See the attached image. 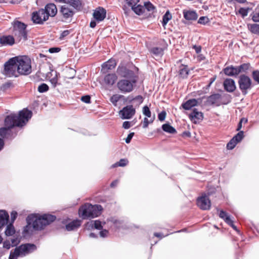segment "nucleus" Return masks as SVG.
Returning a JSON list of instances; mask_svg holds the SVG:
<instances>
[{
	"mask_svg": "<svg viewBox=\"0 0 259 259\" xmlns=\"http://www.w3.org/2000/svg\"><path fill=\"white\" fill-rule=\"evenodd\" d=\"M32 112L27 109L20 111L18 115L11 113L7 115L4 121L5 127L0 128L2 139L12 140L17 135V132L13 130L14 127H22L31 118Z\"/></svg>",
	"mask_w": 259,
	"mask_h": 259,
	"instance_id": "obj_1",
	"label": "nucleus"
},
{
	"mask_svg": "<svg viewBox=\"0 0 259 259\" xmlns=\"http://www.w3.org/2000/svg\"><path fill=\"white\" fill-rule=\"evenodd\" d=\"M30 60L24 57H14L4 64L2 74L7 77H18L31 73Z\"/></svg>",
	"mask_w": 259,
	"mask_h": 259,
	"instance_id": "obj_2",
	"label": "nucleus"
},
{
	"mask_svg": "<svg viewBox=\"0 0 259 259\" xmlns=\"http://www.w3.org/2000/svg\"><path fill=\"white\" fill-rule=\"evenodd\" d=\"M116 73L122 79L138 81L139 69L133 63L121 62L117 68Z\"/></svg>",
	"mask_w": 259,
	"mask_h": 259,
	"instance_id": "obj_3",
	"label": "nucleus"
},
{
	"mask_svg": "<svg viewBox=\"0 0 259 259\" xmlns=\"http://www.w3.org/2000/svg\"><path fill=\"white\" fill-rule=\"evenodd\" d=\"M30 220L33 229L34 230H41L47 225L54 222L56 217L50 214H44L39 215L36 214H31L28 215Z\"/></svg>",
	"mask_w": 259,
	"mask_h": 259,
	"instance_id": "obj_4",
	"label": "nucleus"
},
{
	"mask_svg": "<svg viewBox=\"0 0 259 259\" xmlns=\"http://www.w3.org/2000/svg\"><path fill=\"white\" fill-rule=\"evenodd\" d=\"M102 209L100 205H92L87 203L79 207L78 214L83 220L94 218L100 215Z\"/></svg>",
	"mask_w": 259,
	"mask_h": 259,
	"instance_id": "obj_5",
	"label": "nucleus"
},
{
	"mask_svg": "<svg viewBox=\"0 0 259 259\" xmlns=\"http://www.w3.org/2000/svg\"><path fill=\"white\" fill-rule=\"evenodd\" d=\"M206 98L205 104L208 106L219 107L222 105H226L230 102V96L227 95L225 100H223V97L219 93L212 94L211 95L203 97L201 99Z\"/></svg>",
	"mask_w": 259,
	"mask_h": 259,
	"instance_id": "obj_6",
	"label": "nucleus"
},
{
	"mask_svg": "<svg viewBox=\"0 0 259 259\" xmlns=\"http://www.w3.org/2000/svg\"><path fill=\"white\" fill-rule=\"evenodd\" d=\"M13 33L17 39L19 41L23 39L26 41L27 39V25L17 19L12 22Z\"/></svg>",
	"mask_w": 259,
	"mask_h": 259,
	"instance_id": "obj_7",
	"label": "nucleus"
},
{
	"mask_svg": "<svg viewBox=\"0 0 259 259\" xmlns=\"http://www.w3.org/2000/svg\"><path fill=\"white\" fill-rule=\"evenodd\" d=\"M137 82L136 80L121 79L117 83V88L121 93H130L134 90Z\"/></svg>",
	"mask_w": 259,
	"mask_h": 259,
	"instance_id": "obj_8",
	"label": "nucleus"
},
{
	"mask_svg": "<svg viewBox=\"0 0 259 259\" xmlns=\"http://www.w3.org/2000/svg\"><path fill=\"white\" fill-rule=\"evenodd\" d=\"M48 20V15L46 14L44 9H40L33 12L31 14V20L34 24H43L44 22Z\"/></svg>",
	"mask_w": 259,
	"mask_h": 259,
	"instance_id": "obj_9",
	"label": "nucleus"
},
{
	"mask_svg": "<svg viewBox=\"0 0 259 259\" xmlns=\"http://www.w3.org/2000/svg\"><path fill=\"white\" fill-rule=\"evenodd\" d=\"M59 13L63 21H70L73 17L75 11L68 6L64 5L60 8Z\"/></svg>",
	"mask_w": 259,
	"mask_h": 259,
	"instance_id": "obj_10",
	"label": "nucleus"
},
{
	"mask_svg": "<svg viewBox=\"0 0 259 259\" xmlns=\"http://www.w3.org/2000/svg\"><path fill=\"white\" fill-rule=\"evenodd\" d=\"M161 47H154L149 50L150 53L153 55L161 58L164 55V51L167 49V44L166 41L162 39L160 43Z\"/></svg>",
	"mask_w": 259,
	"mask_h": 259,
	"instance_id": "obj_11",
	"label": "nucleus"
},
{
	"mask_svg": "<svg viewBox=\"0 0 259 259\" xmlns=\"http://www.w3.org/2000/svg\"><path fill=\"white\" fill-rule=\"evenodd\" d=\"M197 206L202 210H208L210 208L211 202L205 195L198 197L197 199Z\"/></svg>",
	"mask_w": 259,
	"mask_h": 259,
	"instance_id": "obj_12",
	"label": "nucleus"
},
{
	"mask_svg": "<svg viewBox=\"0 0 259 259\" xmlns=\"http://www.w3.org/2000/svg\"><path fill=\"white\" fill-rule=\"evenodd\" d=\"M136 113V110L133 105L126 106L122 108L119 112L122 119H130Z\"/></svg>",
	"mask_w": 259,
	"mask_h": 259,
	"instance_id": "obj_13",
	"label": "nucleus"
},
{
	"mask_svg": "<svg viewBox=\"0 0 259 259\" xmlns=\"http://www.w3.org/2000/svg\"><path fill=\"white\" fill-rule=\"evenodd\" d=\"M243 139V131H240L227 144V149L232 150Z\"/></svg>",
	"mask_w": 259,
	"mask_h": 259,
	"instance_id": "obj_14",
	"label": "nucleus"
},
{
	"mask_svg": "<svg viewBox=\"0 0 259 259\" xmlns=\"http://www.w3.org/2000/svg\"><path fill=\"white\" fill-rule=\"evenodd\" d=\"M242 69H243V64H241L238 67L228 66L223 69V72L226 75L235 76L238 75Z\"/></svg>",
	"mask_w": 259,
	"mask_h": 259,
	"instance_id": "obj_15",
	"label": "nucleus"
},
{
	"mask_svg": "<svg viewBox=\"0 0 259 259\" xmlns=\"http://www.w3.org/2000/svg\"><path fill=\"white\" fill-rule=\"evenodd\" d=\"M201 101L202 99L201 98L197 99H191L183 102L181 105V107L186 110H189L193 107L198 106Z\"/></svg>",
	"mask_w": 259,
	"mask_h": 259,
	"instance_id": "obj_16",
	"label": "nucleus"
},
{
	"mask_svg": "<svg viewBox=\"0 0 259 259\" xmlns=\"http://www.w3.org/2000/svg\"><path fill=\"white\" fill-rule=\"evenodd\" d=\"M19 250L21 255H25L26 254L32 252L36 249L35 245L34 244L26 243L23 244L17 247Z\"/></svg>",
	"mask_w": 259,
	"mask_h": 259,
	"instance_id": "obj_17",
	"label": "nucleus"
},
{
	"mask_svg": "<svg viewBox=\"0 0 259 259\" xmlns=\"http://www.w3.org/2000/svg\"><path fill=\"white\" fill-rule=\"evenodd\" d=\"M106 16V11L102 7L97 8L94 12L93 17L97 22H101Z\"/></svg>",
	"mask_w": 259,
	"mask_h": 259,
	"instance_id": "obj_18",
	"label": "nucleus"
},
{
	"mask_svg": "<svg viewBox=\"0 0 259 259\" xmlns=\"http://www.w3.org/2000/svg\"><path fill=\"white\" fill-rule=\"evenodd\" d=\"M15 43V38L13 35H4L0 36L1 46H12Z\"/></svg>",
	"mask_w": 259,
	"mask_h": 259,
	"instance_id": "obj_19",
	"label": "nucleus"
},
{
	"mask_svg": "<svg viewBox=\"0 0 259 259\" xmlns=\"http://www.w3.org/2000/svg\"><path fill=\"white\" fill-rule=\"evenodd\" d=\"M189 117L194 123H197L203 120V114L202 112L198 111L196 108H194L192 112L189 114Z\"/></svg>",
	"mask_w": 259,
	"mask_h": 259,
	"instance_id": "obj_20",
	"label": "nucleus"
},
{
	"mask_svg": "<svg viewBox=\"0 0 259 259\" xmlns=\"http://www.w3.org/2000/svg\"><path fill=\"white\" fill-rule=\"evenodd\" d=\"M64 4L71 6L77 12L81 11L84 6L82 0H66Z\"/></svg>",
	"mask_w": 259,
	"mask_h": 259,
	"instance_id": "obj_21",
	"label": "nucleus"
},
{
	"mask_svg": "<svg viewBox=\"0 0 259 259\" xmlns=\"http://www.w3.org/2000/svg\"><path fill=\"white\" fill-rule=\"evenodd\" d=\"M117 65V61L115 59L111 58L102 65V71L106 73L109 70L114 69Z\"/></svg>",
	"mask_w": 259,
	"mask_h": 259,
	"instance_id": "obj_22",
	"label": "nucleus"
},
{
	"mask_svg": "<svg viewBox=\"0 0 259 259\" xmlns=\"http://www.w3.org/2000/svg\"><path fill=\"white\" fill-rule=\"evenodd\" d=\"M81 220L78 219L74 220L66 225L65 229L68 231L76 230L81 226Z\"/></svg>",
	"mask_w": 259,
	"mask_h": 259,
	"instance_id": "obj_23",
	"label": "nucleus"
},
{
	"mask_svg": "<svg viewBox=\"0 0 259 259\" xmlns=\"http://www.w3.org/2000/svg\"><path fill=\"white\" fill-rule=\"evenodd\" d=\"M44 10L46 11V14L48 15V18L50 16L54 17L57 13L56 6L53 3L46 5Z\"/></svg>",
	"mask_w": 259,
	"mask_h": 259,
	"instance_id": "obj_24",
	"label": "nucleus"
},
{
	"mask_svg": "<svg viewBox=\"0 0 259 259\" xmlns=\"http://www.w3.org/2000/svg\"><path fill=\"white\" fill-rule=\"evenodd\" d=\"M219 217L223 219L227 224L232 227L235 230L238 231L236 226L234 225L233 221L231 219L230 216L224 210H221L219 213Z\"/></svg>",
	"mask_w": 259,
	"mask_h": 259,
	"instance_id": "obj_25",
	"label": "nucleus"
},
{
	"mask_svg": "<svg viewBox=\"0 0 259 259\" xmlns=\"http://www.w3.org/2000/svg\"><path fill=\"white\" fill-rule=\"evenodd\" d=\"M183 14L184 18L188 21H195L198 18V15L195 11L184 10Z\"/></svg>",
	"mask_w": 259,
	"mask_h": 259,
	"instance_id": "obj_26",
	"label": "nucleus"
},
{
	"mask_svg": "<svg viewBox=\"0 0 259 259\" xmlns=\"http://www.w3.org/2000/svg\"><path fill=\"white\" fill-rule=\"evenodd\" d=\"M117 79V76L115 73H109L104 78V81L106 85H113Z\"/></svg>",
	"mask_w": 259,
	"mask_h": 259,
	"instance_id": "obj_27",
	"label": "nucleus"
},
{
	"mask_svg": "<svg viewBox=\"0 0 259 259\" xmlns=\"http://www.w3.org/2000/svg\"><path fill=\"white\" fill-rule=\"evenodd\" d=\"M224 86L225 90L228 92H233L236 88L234 80L231 78H227L224 80Z\"/></svg>",
	"mask_w": 259,
	"mask_h": 259,
	"instance_id": "obj_28",
	"label": "nucleus"
},
{
	"mask_svg": "<svg viewBox=\"0 0 259 259\" xmlns=\"http://www.w3.org/2000/svg\"><path fill=\"white\" fill-rule=\"evenodd\" d=\"M190 70L187 65L181 64L179 67V75L182 78H187Z\"/></svg>",
	"mask_w": 259,
	"mask_h": 259,
	"instance_id": "obj_29",
	"label": "nucleus"
},
{
	"mask_svg": "<svg viewBox=\"0 0 259 259\" xmlns=\"http://www.w3.org/2000/svg\"><path fill=\"white\" fill-rule=\"evenodd\" d=\"M9 219L8 213L4 210H0V229L7 224Z\"/></svg>",
	"mask_w": 259,
	"mask_h": 259,
	"instance_id": "obj_30",
	"label": "nucleus"
},
{
	"mask_svg": "<svg viewBox=\"0 0 259 259\" xmlns=\"http://www.w3.org/2000/svg\"><path fill=\"white\" fill-rule=\"evenodd\" d=\"M253 86L251 79L244 75V95L247 93V90L250 89Z\"/></svg>",
	"mask_w": 259,
	"mask_h": 259,
	"instance_id": "obj_31",
	"label": "nucleus"
},
{
	"mask_svg": "<svg viewBox=\"0 0 259 259\" xmlns=\"http://www.w3.org/2000/svg\"><path fill=\"white\" fill-rule=\"evenodd\" d=\"M161 127L162 130L166 133L171 134H175L177 133L176 130L169 123L163 124Z\"/></svg>",
	"mask_w": 259,
	"mask_h": 259,
	"instance_id": "obj_32",
	"label": "nucleus"
},
{
	"mask_svg": "<svg viewBox=\"0 0 259 259\" xmlns=\"http://www.w3.org/2000/svg\"><path fill=\"white\" fill-rule=\"evenodd\" d=\"M254 7V5L252 4H248L246 0H244V17L246 16L248 13L252 11V8Z\"/></svg>",
	"mask_w": 259,
	"mask_h": 259,
	"instance_id": "obj_33",
	"label": "nucleus"
},
{
	"mask_svg": "<svg viewBox=\"0 0 259 259\" xmlns=\"http://www.w3.org/2000/svg\"><path fill=\"white\" fill-rule=\"evenodd\" d=\"M247 27L251 33L259 35V24L255 23L248 24Z\"/></svg>",
	"mask_w": 259,
	"mask_h": 259,
	"instance_id": "obj_34",
	"label": "nucleus"
},
{
	"mask_svg": "<svg viewBox=\"0 0 259 259\" xmlns=\"http://www.w3.org/2000/svg\"><path fill=\"white\" fill-rule=\"evenodd\" d=\"M26 221H27V225L24 227L23 233L24 234H28L30 232L32 231L33 228H32V225L30 221V220H29V217L28 216L26 218Z\"/></svg>",
	"mask_w": 259,
	"mask_h": 259,
	"instance_id": "obj_35",
	"label": "nucleus"
},
{
	"mask_svg": "<svg viewBox=\"0 0 259 259\" xmlns=\"http://www.w3.org/2000/svg\"><path fill=\"white\" fill-rule=\"evenodd\" d=\"M145 10L146 9L147 11L153 14L156 12V9L155 7L150 2L145 3L144 6Z\"/></svg>",
	"mask_w": 259,
	"mask_h": 259,
	"instance_id": "obj_36",
	"label": "nucleus"
},
{
	"mask_svg": "<svg viewBox=\"0 0 259 259\" xmlns=\"http://www.w3.org/2000/svg\"><path fill=\"white\" fill-rule=\"evenodd\" d=\"M172 18L171 14L170 12L168 10L164 14L162 17V25L164 27L168 23V22Z\"/></svg>",
	"mask_w": 259,
	"mask_h": 259,
	"instance_id": "obj_37",
	"label": "nucleus"
},
{
	"mask_svg": "<svg viewBox=\"0 0 259 259\" xmlns=\"http://www.w3.org/2000/svg\"><path fill=\"white\" fill-rule=\"evenodd\" d=\"M5 233L7 236H11L15 234V230L12 223H10L7 226Z\"/></svg>",
	"mask_w": 259,
	"mask_h": 259,
	"instance_id": "obj_38",
	"label": "nucleus"
},
{
	"mask_svg": "<svg viewBox=\"0 0 259 259\" xmlns=\"http://www.w3.org/2000/svg\"><path fill=\"white\" fill-rule=\"evenodd\" d=\"M137 15H141L145 12V8L144 6H142L141 5H138L137 6H135L132 7L131 9Z\"/></svg>",
	"mask_w": 259,
	"mask_h": 259,
	"instance_id": "obj_39",
	"label": "nucleus"
},
{
	"mask_svg": "<svg viewBox=\"0 0 259 259\" xmlns=\"http://www.w3.org/2000/svg\"><path fill=\"white\" fill-rule=\"evenodd\" d=\"M124 96L121 95H113L110 99V102L113 104L115 106H117V103Z\"/></svg>",
	"mask_w": 259,
	"mask_h": 259,
	"instance_id": "obj_40",
	"label": "nucleus"
},
{
	"mask_svg": "<svg viewBox=\"0 0 259 259\" xmlns=\"http://www.w3.org/2000/svg\"><path fill=\"white\" fill-rule=\"evenodd\" d=\"M250 16L254 22H259V5L255 8V11L252 12Z\"/></svg>",
	"mask_w": 259,
	"mask_h": 259,
	"instance_id": "obj_41",
	"label": "nucleus"
},
{
	"mask_svg": "<svg viewBox=\"0 0 259 259\" xmlns=\"http://www.w3.org/2000/svg\"><path fill=\"white\" fill-rule=\"evenodd\" d=\"M18 247H16L15 249L14 252H12V251L10 252V256H9V259H17V257L21 255L19 250L18 249Z\"/></svg>",
	"mask_w": 259,
	"mask_h": 259,
	"instance_id": "obj_42",
	"label": "nucleus"
},
{
	"mask_svg": "<svg viewBox=\"0 0 259 259\" xmlns=\"http://www.w3.org/2000/svg\"><path fill=\"white\" fill-rule=\"evenodd\" d=\"M49 89V86L45 83H41L37 88L39 93H43L47 92Z\"/></svg>",
	"mask_w": 259,
	"mask_h": 259,
	"instance_id": "obj_43",
	"label": "nucleus"
},
{
	"mask_svg": "<svg viewBox=\"0 0 259 259\" xmlns=\"http://www.w3.org/2000/svg\"><path fill=\"white\" fill-rule=\"evenodd\" d=\"M144 100L143 97L141 95H138L135 98H132L129 100L130 102L132 101L137 102V105H139L143 103Z\"/></svg>",
	"mask_w": 259,
	"mask_h": 259,
	"instance_id": "obj_44",
	"label": "nucleus"
},
{
	"mask_svg": "<svg viewBox=\"0 0 259 259\" xmlns=\"http://www.w3.org/2000/svg\"><path fill=\"white\" fill-rule=\"evenodd\" d=\"M14 84L11 81H9L3 84L1 87V89L3 91H6L8 89L13 88Z\"/></svg>",
	"mask_w": 259,
	"mask_h": 259,
	"instance_id": "obj_45",
	"label": "nucleus"
},
{
	"mask_svg": "<svg viewBox=\"0 0 259 259\" xmlns=\"http://www.w3.org/2000/svg\"><path fill=\"white\" fill-rule=\"evenodd\" d=\"M140 0H124V2L127 5L128 7H135L139 2Z\"/></svg>",
	"mask_w": 259,
	"mask_h": 259,
	"instance_id": "obj_46",
	"label": "nucleus"
},
{
	"mask_svg": "<svg viewBox=\"0 0 259 259\" xmlns=\"http://www.w3.org/2000/svg\"><path fill=\"white\" fill-rule=\"evenodd\" d=\"M143 113L147 117H150L151 116V112L149 108L147 106H145L143 107Z\"/></svg>",
	"mask_w": 259,
	"mask_h": 259,
	"instance_id": "obj_47",
	"label": "nucleus"
},
{
	"mask_svg": "<svg viewBox=\"0 0 259 259\" xmlns=\"http://www.w3.org/2000/svg\"><path fill=\"white\" fill-rule=\"evenodd\" d=\"M209 22V19L207 17L201 16L199 18L198 23L205 25Z\"/></svg>",
	"mask_w": 259,
	"mask_h": 259,
	"instance_id": "obj_48",
	"label": "nucleus"
},
{
	"mask_svg": "<svg viewBox=\"0 0 259 259\" xmlns=\"http://www.w3.org/2000/svg\"><path fill=\"white\" fill-rule=\"evenodd\" d=\"M94 227L95 229L98 230H102L103 229V227L101 224V222L99 220L93 221Z\"/></svg>",
	"mask_w": 259,
	"mask_h": 259,
	"instance_id": "obj_49",
	"label": "nucleus"
},
{
	"mask_svg": "<svg viewBox=\"0 0 259 259\" xmlns=\"http://www.w3.org/2000/svg\"><path fill=\"white\" fill-rule=\"evenodd\" d=\"M252 77L253 79L259 83V71L254 70L252 72Z\"/></svg>",
	"mask_w": 259,
	"mask_h": 259,
	"instance_id": "obj_50",
	"label": "nucleus"
},
{
	"mask_svg": "<svg viewBox=\"0 0 259 259\" xmlns=\"http://www.w3.org/2000/svg\"><path fill=\"white\" fill-rule=\"evenodd\" d=\"M166 115V113L165 111H162L160 113H159L158 115V119L160 121H163L165 120V117Z\"/></svg>",
	"mask_w": 259,
	"mask_h": 259,
	"instance_id": "obj_51",
	"label": "nucleus"
},
{
	"mask_svg": "<svg viewBox=\"0 0 259 259\" xmlns=\"http://www.w3.org/2000/svg\"><path fill=\"white\" fill-rule=\"evenodd\" d=\"M58 77L57 75H56V76L54 77L53 78H51L50 79V82L53 86V88L56 87L57 85L58 84Z\"/></svg>",
	"mask_w": 259,
	"mask_h": 259,
	"instance_id": "obj_52",
	"label": "nucleus"
},
{
	"mask_svg": "<svg viewBox=\"0 0 259 259\" xmlns=\"http://www.w3.org/2000/svg\"><path fill=\"white\" fill-rule=\"evenodd\" d=\"M85 227L86 229L88 230H91L94 229L93 221L87 222L85 225Z\"/></svg>",
	"mask_w": 259,
	"mask_h": 259,
	"instance_id": "obj_53",
	"label": "nucleus"
},
{
	"mask_svg": "<svg viewBox=\"0 0 259 259\" xmlns=\"http://www.w3.org/2000/svg\"><path fill=\"white\" fill-rule=\"evenodd\" d=\"M128 161L126 159H121L118 162V164L119 166H124L127 165Z\"/></svg>",
	"mask_w": 259,
	"mask_h": 259,
	"instance_id": "obj_54",
	"label": "nucleus"
},
{
	"mask_svg": "<svg viewBox=\"0 0 259 259\" xmlns=\"http://www.w3.org/2000/svg\"><path fill=\"white\" fill-rule=\"evenodd\" d=\"M81 100L85 103H90L91 102V97L89 95L83 96L81 97Z\"/></svg>",
	"mask_w": 259,
	"mask_h": 259,
	"instance_id": "obj_55",
	"label": "nucleus"
},
{
	"mask_svg": "<svg viewBox=\"0 0 259 259\" xmlns=\"http://www.w3.org/2000/svg\"><path fill=\"white\" fill-rule=\"evenodd\" d=\"M18 213L16 211H13L11 213V223L13 224L17 217Z\"/></svg>",
	"mask_w": 259,
	"mask_h": 259,
	"instance_id": "obj_56",
	"label": "nucleus"
},
{
	"mask_svg": "<svg viewBox=\"0 0 259 259\" xmlns=\"http://www.w3.org/2000/svg\"><path fill=\"white\" fill-rule=\"evenodd\" d=\"M61 51V48L59 47L51 48L49 49V52L50 53H58Z\"/></svg>",
	"mask_w": 259,
	"mask_h": 259,
	"instance_id": "obj_57",
	"label": "nucleus"
},
{
	"mask_svg": "<svg viewBox=\"0 0 259 259\" xmlns=\"http://www.w3.org/2000/svg\"><path fill=\"white\" fill-rule=\"evenodd\" d=\"M69 33H70V31L68 30H66L63 31L60 34V39H63L65 37L68 35L69 34Z\"/></svg>",
	"mask_w": 259,
	"mask_h": 259,
	"instance_id": "obj_58",
	"label": "nucleus"
},
{
	"mask_svg": "<svg viewBox=\"0 0 259 259\" xmlns=\"http://www.w3.org/2000/svg\"><path fill=\"white\" fill-rule=\"evenodd\" d=\"M131 122L128 121H125L123 122L122 124V127L125 129H128L130 128L132 126Z\"/></svg>",
	"mask_w": 259,
	"mask_h": 259,
	"instance_id": "obj_59",
	"label": "nucleus"
},
{
	"mask_svg": "<svg viewBox=\"0 0 259 259\" xmlns=\"http://www.w3.org/2000/svg\"><path fill=\"white\" fill-rule=\"evenodd\" d=\"M134 133H131L128 135L127 137H126L125 140V142L127 144L130 143L131 142L132 139L134 136Z\"/></svg>",
	"mask_w": 259,
	"mask_h": 259,
	"instance_id": "obj_60",
	"label": "nucleus"
},
{
	"mask_svg": "<svg viewBox=\"0 0 259 259\" xmlns=\"http://www.w3.org/2000/svg\"><path fill=\"white\" fill-rule=\"evenodd\" d=\"M153 122V120H150L149 121L147 118L146 117H145L144 119V122H143V127L144 128H146L147 127H148V124L149 123H151Z\"/></svg>",
	"mask_w": 259,
	"mask_h": 259,
	"instance_id": "obj_61",
	"label": "nucleus"
},
{
	"mask_svg": "<svg viewBox=\"0 0 259 259\" xmlns=\"http://www.w3.org/2000/svg\"><path fill=\"white\" fill-rule=\"evenodd\" d=\"M109 232L107 230H102L100 232V235L101 237H105L107 236V235L108 234Z\"/></svg>",
	"mask_w": 259,
	"mask_h": 259,
	"instance_id": "obj_62",
	"label": "nucleus"
},
{
	"mask_svg": "<svg viewBox=\"0 0 259 259\" xmlns=\"http://www.w3.org/2000/svg\"><path fill=\"white\" fill-rule=\"evenodd\" d=\"M11 245L9 241H5L3 243V247L7 249H9L11 248Z\"/></svg>",
	"mask_w": 259,
	"mask_h": 259,
	"instance_id": "obj_63",
	"label": "nucleus"
},
{
	"mask_svg": "<svg viewBox=\"0 0 259 259\" xmlns=\"http://www.w3.org/2000/svg\"><path fill=\"white\" fill-rule=\"evenodd\" d=\"M122 9L124 11V13L125 15H129L130 13L131 12V10L129 8H128L125 5L123 6L122 7Z\"/></svg>",
	"mask_w": 259,
	"mask_h": 259,
	"instance_id": "obj_64",
	"label": "nucleus"
}]
</instances>
